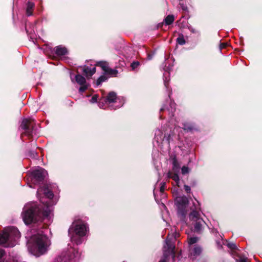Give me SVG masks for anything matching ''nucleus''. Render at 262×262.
Instances as JSON below:
<instances>
[{
    "label": "nucleus",
    "mask_w": 262,
    "mask_h": 262,
    "mask_svg": "<svg viewBox=\"0 0 262 262\" xmlns=\"http://www.w3.org/2000/svg\"><path fill=\"white\" fill-rule=\"evenodd\" d=\"M50 215L48 208L45 209L42 205L33 204L24 208L22 213L23 220L26 224H33L34 230L40 231V229L46 228L42 223L43 220Z\"/></svg>",
    "instance_id": "obj_1"
},
{
    "label": "nucleus",
    "mask_w": 262,
    "mask_h": 262,
    "mask_svg": "<svg viewBox=\"0 0 262 262\" xmlns=\"http://www.w3.org/2000/svg\"><path fill=\"white\" fill-rule=\"evenodd\" d=\"M20 237L18 229L14 226L5 228L2 233H0V245L4 247H13L16 241Z\"/></svg>",
    "instance_id": "obj_2"
},
{
    "label": "nucleus",
    "mask_w": 262,
    "mask_h": 262,
    "mask_svg": "<svg viewBox=\"0 0 262 262\" xmlns=\"http://www.w3.org/2000/svg\"><path fill=\"white\" fill-rule=\"evenodd\" d=\"M88 229V227L83 221L80 219L75 220L69 229V235L72 239L74 235L83 237L86 235Z\"/></svg>",
    "instance_id": "obj_3"
},
{
    "label": "nucleus",
    "mask_w": 262,
    "mask_h": 262,
    "mask_svg": "<svg viewBox=\"0 0 262 262\" xmlns=\"http://www.w3.org/2000/svg\"><path fill=\"white\" fill-rule=\"evenodd\" d=\"M188 203V199L185 195L177 196L174 200V204L177 207L178 217L181 221L184 222H186V208Z\"/></svg>",
    "instance_id": "obj_4"
},
{
    "label": "nucleus",
    "mask_w": 262,
    "mask_h": 262,
    "mask_svg": "<svg viewBox=\"0 0 262 262\" xmlns=\"http://www.w3.org/2000/svg\"><path fill=\"white\" fill-rule=\"evenodd\" d=\"M48 237L38 233L35 237V242L38 251L41 254H44L47 251L48 246Z\"/></svg>",
    "instance_id": "obj_5"
},
{
    "label": "nucleus",
    "mask_w": 262,
    "mask_h": 262,
    "mask_svg": "<svg viewBox=\"0 0 262 262\" xmlns=\"http://www.w3.org/2000/svg\"><path fill=\"white\" fill-rule=\"evenodd\" d=\"M35 126L34 120L31 119L25 118L22 120L20 127L25 132L24 134H26L29 137H32V133Z\"/></svg>",
    "instance_id": "obj_6"
},
{
    "label": "nucleus",
    "mask_w": 262,
    "mask_h": 262,
    "mask_svg": "<svg viewBox=\"0 0 262 262\" xmlns=\"http://www.w3.org/2000/svg\"><path fill=\"white\" fill-rule=\"evenodd\" d=\"M32 181L34 183L39 184L43 182L47 174V172L43 168L34 170L32 173Z\"/></svg>",
    "instance_id": "obj_7"
},
{
    "label": "nucleus",
    "mask_w": 262,
    "mask_h": 262,
    "mask_svg": "<svg viewBox=\"0 0 262 262\" xmlns=\"http://www.w3.org/2000/svg\"><path fill=\"white\" fill-rule=\"evenodd\" d=\"M72 251H73V250H72ZM74 257L75 255L73 251L71 252L69 251L62 258L60 256L56 258L54 262H72Z\"/></svg>",
    "instance_id": "obj_8"
},
{
    "label": "nucleus",
    "mask_w": 262,
    "mask_h": 262,
    "mask_svg": "<svg viewBox=\"0 0 262 262\" xmlns=\"http://www.w3.org/2000/svg\"><path fill=\"white\" fill-rule=\"evenodd\" d=\"M117 94L114 91L110 92L105 97H103V100L105 103H112L116 102Z\"/></svg>",
    "instance_id": "obj_9"
},
{
    "label": "nucleus",
    "mask_w": 262,
    "mask_h": 262,
    "mask_svg": "<svg viewBox=\"0 0 262 262\" xmlns=\"http://www.w3.org/2000/svg\"><path fill=\"white\" fill-rule=\"evenodd\" d=\"M182 128L187 132H191L196 129L195 124L190 122H185L182 123Z\"/></svg>",
    "instance_id": "obj_10"
},
{
    "label": "nucleus",
    "mask_w": 262,
    "mask_h": 262,
    "mask_svg": "<svg viewBox=\"0 0 262 262\" xmlns=\"http://www.w3.org/2000/svg\"><path fill=\"white\" fill-rule=\"evenodd\" d=\"M170 159L172 161V170L174 172H178L179 171V170L180 169V165L177 159V157L176 155L171 156Z\"/></svg>",
    "instance_id": "obj_11"
},
{
    "label": "nucleus",
    "mask_w": 262,
    "mask_h": 262,
    "mask_svg": "<svg viewBox=\"0 0 262 262\" xmlns=\"http://www.w3.org/2000/svg\"><path fill=\"white\" fill-rule=\"evenodd\" d=\"M195 224L194 225V232L196 233H200L203 226L205 224V222L202 219H198L197 221H194Z\"/></svg>",
    "instance_id": "obj_12"
},
{
    "label": "nucleus",
    "mask_w": 262,
    "mask_h": 262,
    "mask_svg": "<svg viewBox=\"0 0 262 262\" xmlns=\"http://www.w3.org/2000/svg\"><path fill=\"white\" fill-rule=\"evenodd\" d=\"M54 50L55 51V53L57 56H63L66 55L68 53L67 48L60 46L55 47Z\"/></svg>",
    "instance_id": "obj_13"
},
{
    "label": "nucleus",
    "mask_w": 262,
    "mask_h": 262,
    "mask_svg": "<svg viewBox=\"0 0 262 262\" xmlns=\"http://www.w3.org/2000/svg\"><path fill=\"white\" fill-rule=\"evenodd\" d=\"M167 177L168 178L172 179L176 183L177 186L179 187V183H180V178L177 172L172 173L170 171H169L167 173Z\"/></svg>",
    "instance_id": "obj_14"
},
{
    "label": "nucleus",
    "mask_w": 262,
    "mask_h": 262,
    "mask_svg": "<svg viewBox=\"0 0 262 262\" xmlns=\"http://www.w3.org/2000/svg\"><path fill=\"white\" fill-rule=\"evenodd\" d=\"M202 251V249L201 247L199 245H195L194 248L192 249L190 251V253L192 255L194 256H199Z\"/></svg>",
    "instance_id": "obj_15"
},
{
    "label": "nucleus",
    "mask_w": 262,
    "mask_h": 262,
    "mask_svg": "<svg viewBox=\"0 0 262 262\" xmlns=\"http://www.w3.org/2000/svg\"><path fill=\"white\" fill-rule=\"evenodd\" d=\"M34 7V4L30 1L27 3L26 14L27 16H31L33 14V10Z\"/></svg>",
    "instance_id": "obj_16"
},
{
    "label": "nucleus",
    "mask_w": 262,
    "mask_h": 262,
    "mask_svg": "<svg viewBox=\"0 0 262 262\" xmlns=\"http://www.w3.org/2000/svg\"><path fill=\"white\" fill-rule=\"evenodd\" d=\"M75 81L79 85H83L86 83L85 78L80 74H77L75 76Z\"/></svg>",
    "instance_id": "obj_17"
},
{
    "label": "nucleus",
    "mask_w": 262,
    "mask_h": 262,
    "mask_svg": "<svg viewBox=\"0 0 262 262\" xmlns=\"http://www.w3.org/2000/svg\"><path fill=\"white\" fill-rule=\"evenodd\" d=\"M199 213L196 210H193L189 214V219L192 221H197L198 219H201Z\"/></svg>",
    "instance_id": "obj_18"
},
{
    "label": "nucleus",
    "mask_w": 262,
    "mask_h": 262,
    "mask_svg": "<svg viewBox=\"0 0 262 262\" xmlns=\"http://www.w3.org/2000/svg\"><path fill=\"white\" fill-rule=\"evenodd\" d=\"M96 66L100 67L102 70L105 73L108 69V64L106 61H98L96 63Z\"/></svg>",
    "instance_id": "obj_19"
},
{
    "label": "nucleus",
    "mask_w": 262,
    "mask_h": 262,
    "mask_svg": "<svg viewBox=\"0 0 262 262\" xmlns=\"http://www.w3.org/2000/svg\"><path fill=\"white\" fill-rule=\"evenodd\" d=\"M174 20V17L173 15H168L164 19V22L166 25L172 24Z\"/></svg>",
    "instance_id": "obj_20"
},
{
    "label": "nucleus",
    "mask_w": 262,
    "mask_h": 262,
    "mask_svg": "<svg viewBox=\"0 0 262 262\" xmlns=\"http://www.w3.org/2000/svg\"><path fill=\"white\" fill-rule=\"evenodd\" d=\"M107 79V77L105 75L100 76L97 80L96 85L97 86L100 85L103 82L105 81Z\"/></svg>",
    "instance_id": "obj_21"
},
{
    "label": "nucleus",
    "mask_w": 262,
    "mask_h": 262,
    "mask_svg": "<svg viewBox=\"0 0 262 262\" xmlns=\"http://www.w3.org/2000/svg\"><path fill=\"white\" fill-rule=\"evenodd\" d=\"M177 42L180 45H184L185 44L186 41L183 35H179V36L177 38Z\"/></svg>",
    "instance_id": "obj_22"
},
{
    "label": "nucleus",
    "mask_w": 262,
    "mask_h": 262,
    "mask_svg": "<svg viewBox=\"0 0 262 262\" xmlns=\"http://www.w3.org/2000/svg\"><path fill=\"white\" fill-rule=\"evenodd\" d=\"M83 73L87 77H90V74L91 73V68H89L88 67H85L83 69Z\"/></svg>",
    "instance_id": "obj_23"
},
{
    "label": "nucleus",
    "mask_w": 262,
    "mask_h": 262,
    "mask_svg": "<svg viewBox=\"0 0 262 262\" xmlns=\"http://www.w3.org/2000/svg\"><path fill=\"white\" fill-rule=\"evenodd\" d=\"M105 73L111 75H116L118 73V71L117 70L112 69L108 67Z\"/></svg>",
    "instance_id": "obj_24"
},
{
    "label": "nucleus",
    "mask_w": 262,
    "mask_h": 262,
    "mask_svg": "<svg viewBox=\"0 0 262 262\" xmlns=\"http://www.w3.org/2000/svg\"><path fill=\"white\" fill-rule=\"evenodd\" d=\"M140 64V63L138 61H133L131 64L130 67L132 68V70H135L137 69Z\"/></svg>",
    "instance_id": "obj_25"
},
{
    "label": "nucleus",
    "mask_w": 262,
    "mask_h": 262,
    "mask_svg": "<svg viewBox=\"0 0 262 262\" xmlns=\"http://www.w3.org/2000/svg\"><path fill=\"white\" fill-rule=\"evenodd\" d=\"M198 238L197 237H192L188 238V244L189 245H192L197 243Z\"/></svg>",
    "instance_id": "obj_26"
},
{
    "label": "nucleus",
    "mask_w": 262,
    "mask_h": 262,
    "mask_svg": "<svg viewBox=\"0 0 262 262\" xmlns=\"http://www.w3.org/2000/svg\"><path fill=\"white\" fill-rule=\"evenodd\" d=\"M80 85V87L79 89V92L80 93L84 92L88 88V85H87L86 83L83 84V85Z\"/></svg>",
    "instance_id": "obj_27"
},
{
    "label": "nucleus",
    "mask_w": 262,
    "mask_h": 262,
    "mask_svg": "<svg viewBox=\"0 0 262 262\" xmlns=\"http://www.w3.org/2000/svg\"><path fill=\"white\" fill-rule=\"evenodd\" d=\"M181 172L183 175L187 174L189 172V168L186 166H183L181 168Z\"/></svg>",
    "instance_id": "obj_28"
},
{
    "label": "nucleus",
    "mask_w": 262,
    "mask_h": 262,
    "mask_svg": "<svg viewBox=\"0 0 262 262\" xmlns=\"http://www.w3.org/2000/svg\"><path fill=\"white\" fill-rule=\"evenodd\" d=\"M29 156L32 158H35L37 157V154L36 151L34 150H29Z\"/></svg>",
    "instance_id": "obj_29"
},
{
    "label": "nucleus",
    "mask_w": 262,
    "mask_h": 262,
    "mask_svg": "<svg viewBox=\"0 0 262 262\" xmlns=\"http://www.w3.org/2000/svg\"><path fill=\"white\" fill-rule=\"evenodd\" d=\"M228 46V44L227 42H221L219 47L220 50H222L223 49H226Z\"/></svg>",
    "instance_id": "obj_30"
},
{
    "label": "nucleus",
    "mask_w": 262,
    "mask_h": 262,
    "mask_svg": "<svg viewBox=\"0 0 262 262\" xmlns=\"http://www.w3.org/2000/svg\"><path fill=\"white\" fill-rule=\"evenodd\" d=\"M227 246L229 248L232 250H235L236 249V245L235 244L233 243H230L227 244Z\"/></svg>",
    "instance_id": "obj_31"
},
{
    "label": "nucleus",
    "mask_w": 262,
    "mask_h": 262,
    "mask_svg": "<svg viewBox=\"0 0 262 262\" xmlns=\"http://www.w3.org/2000/svg\"><path fill=\"white\" fill-rule=\"evenodd\" d=\"M98 97H99V96L97 94L93 95L91 98V102L92 103L97 102Z\"/></svg>",
    "instance_id": "obj_32"
},
{
    "label": "nucleus",
    "mask_w": 262,
    "mask_h": 262,
    "mask_svg": "<svg viewBox=\"0 0 262 262\" xmlns=\"http://www.w3.org/2000/svg\"><path fill=\"white\" fill-rule=\"evenodd\" d=\"M166 244L168 247V249L171 250V252L173 253V254H174V248H175V247L174 246H173V245L172 244H169L168 243V242H166Z\"/></svg>",
    "instance_id": "obj_33"
},
{
    "label": "nucleus",
    "mask_w": 262,
    "mask_h": 262,
    "mask_svg": "<svg viewBox=\"0 0 262 262\" xmlns=\"http://www.w3.org/2000/svg\"><path fill=\"white\" fill-rule=\"evenodd\" d=\"M166 183L165 182L161 183V186L160 187V191L161 192H163L165 189Z\"/></svg>",
    "instance_id": "obj_34"
},
{
    "label": "nucleus",
    "mask_w": 262,
    "mask_h": 262,
    "mask_svg": "<svg viewBox=\"0 0 262 262\" xmlns=\"http://www.w3.org/2000/svg\"><path fill=\"white\" fill-rule=\"evenodd\" d=\"M184 189H185V191L187 193H190V192H191V188H190V186H189L188 185H185L184 186Z\"/></svg>",
    "instance_id": "obj_35"
},
{
    "label": "nucleus",
    "mask_w": 262,
    "mask_h": 262,
    "mask_svg": "<svg viewBox=\"0 0 262 262\" xmlns=\"http://www.w3.org/2000/svg\"><path fill=\"white\" fill-rule=\"evenodd\" d=\"M180 6H181V7L182 8V9L185 11V12H187L188 11V8L184 4H182V3H180Z\"/></svg>",
    "instance_id": "obj_36"
},
{
    "label": "nucleus",
    "mask_w": 262,
    "mask_h": 262,
    "mask_svg": "<svg viewBox=\"0 0 262 262\" xmlns=\"http://www.w3.org/2000/svg\"><path fill=\"white\" fill-rule=\"evenodd\" d=\"M6 254V252L5 250L0 249V260L2 259L3 257H4Z\"/></svg>",
    "instance_id": "obj_37"
},
{
    "label": "nucleus",
    "mask_w": 262,
    "mask_h": 262,
    "mask_svg": "<svg viewBox=\"0 0 262 262\" xmlns=\"http://www.w3.org/2000/svg\"><path fill=\"white\" fill-rule=\"evenodd\" d=\"M236 262H247V258L241 257L239 259H236Z\"/></svg>",
    "instance_id": "obj_38"
},
{
    "label": "nucleus",
    "mask_w": 262,
    "mask_h": 262,
    "mask_svg": "<svg viewBox=\"0 0 262 262\" xmlns=\"http://www.w3.org/2000/svg\"><path fill=\"white\" fill-rule=\"evenodd\" d=\"M91 73L90 74V76H92L96 73V69L95 67H94L93 69H91Z\"/></svg>",
    "instance_id": "obj_39"
},
{
    "label": "nucleus",
    "mask_w": 262,
    "mask_h": 262,
    "mask_svg": "<svg viewBox=\"0 0 262 262\" xmlns=\"http://www.w3.org/2000/svg\"><path fill=\"white\" fill-rule=\"evenodd\" d=\"M189 29L190 31L192 33H198V30H196V29H195L191 28H189Z\"/></svg>",
    "instance_id": "obj_40"
},
{
    "label": "nucleus",
    "mask_w": 262,
    "mask_h": 262,
    "mask_svg": "<svg viewBox=\"0 0 262 262\" xmlns=\"http://www.w3.org/2000/svg\"><path fill=\"white\" fill-rule=\"evenodd\" d=\"M164 21L162 23H160L157 25V28H161L163 27L164 24Z\"/></svg>",
    "instance_id": "obj_41"
},
{
    "label": "nucleus",
    "mask_w": 262,
    "mask_h": 262,
    "mask_svg": "<svg viewBox=\"0 0 262 262\" xmlns=\"http://www.w3.org/2000/svg\"><path fill=\"white\" fill-rule=\"evenodd\" d=\"M48 193H49V197H50V198H52L54 195L53 193L51 191H49L48 192Z\"/></svg>",
    "instance_id": "obj_42"
},
{
    "label": "nucleus",
    "mask_w": 262,
    "mask_h": 262,
    "mask_svg": "<svg viewBox=\"0 0 262 262\" xmlns=\"http://www.w3.org/2000/svg\"><path fill=\"white\" fill-rule=\"evenodd\" d=\"M159 262H167L165 259H161Z\"/></svg>",
    "instance_id": "obj_43"
},
{
    "label": "nucleus",
    "mask_w": 262,
    "mask_h": 262,
    "mask_svg": "<svg viewBox=\"0 0 262 262\" xmlns=\"http://www.w3.org/2000/svg\"><path fill=\"white\" fill-rule=\"evenodd\" d=\"M165 110V108L164 107H162L161 108H160V112H163L164 110Z\"/></svg>",
    "instance_id": "obj_44"
},
{
    "label": "nucleus",
    "mask_w": 262,
    "mask_h": 262,
    "mask_svg": "<svg viewBox=\"0 0 262 262\" xmlns=\"http://www.w3.org/2000/svg\"><path fill=\"white\" fill-rule=\"evenodd\" d=\"M81 242V240L79 239L78 240V241L76 242V243H77V244H80Z\"/></svg>",
    "instance_id": "obj_45"
},
{
    "label": "nucleus",
    "mask_w": 262,
    "mask_h": 262,
    "mask_svg": "<svg viewBox=\"0 0 262 262\" xmlns=\"http://www.w3.org/2000/svg\"><path fill=\"white\" fill-rule=\"evenodd\" d=\"M148 59H151V56L148 55Z\"/></svg>",
    "instance_id": "obj_46"
}]
</instances>
